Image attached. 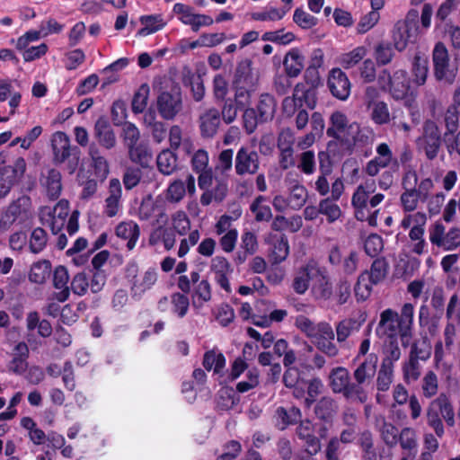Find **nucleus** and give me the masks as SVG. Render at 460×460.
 <instances>
[{
	"mask_svg": "<svg viewBox=\"0 0 460 460\" xmlns=\"http://www.w3.org/2000/svg\"><path fill=\"white\" fill-rule=\"evenodd\" d=\"M361 323L356 319H344L336 325L337 341H345L353 332H358Z\"/></svg>",
	"mask_w": 460,
	"mask_h": 460,
	"instance_id": "obj_47",
	"label": "nucleus"
},
{
	"mask_svg": "<svg viewBox=\"0 0 460 460\" xmlns=\"http://www.w3.org/2000/svg\"><path fill=\"white\" fill-rule=\"evenodd\" d=\"M289 253V245L287 237L280 236L273 244L270 259L273 263L279 264L284 261Z\"/></svg>",
	"mask_w": 460,
	"mask_h": 460,
	"instance_id": "obj_56",
	"label": "nucleus"
},
{
	"mask_svg": "<svg viewBox=\"0 0 460 460\" xmlns=\"http://www.w3.org/2000/svg\"><path fill=\"white\" fill-rule=\"evenodd\" d=\"M331 386L334 393H345L349 385V372L344 367H337L333 369L330 375Z\"/></svg>",
	"mask_w": 460,
	"mask_h": 460,
	"instance_id": "obj_42",
	"label": "nucleus"
},
{
	"mask_svg": "<svg viewBox=\"0 0 460 460\" xmlns=\"http://www.w3.org/2000/svg\"><path fill=\"white\" fill-rule=\"evenodd\" d=\"M328 87L332 95L345 101L350 94V83L344 72L340 68H333L328 77Z\"/></svg>",
	"mask_w": 460,
	"mask_h": 460,
	"instance_id": "obj_19",
	"label": "nucleus"
},
{
	"mask_svg": "<svg viewBox=\"0 0 460 460\" xmlns=\"http://www.w3.org/2000/svg\"><path fill=\"white\" fill-rule=\"evenodd\" d=\"M128 153L133 162L142 165L147 164L151 160L152 154L146 143L138 142L137 144L128 147Z\"/></svg>",
	"mask_w": 460,
	"mask_h": 460,
	"instance_id": "obj_54",
	"label": "nucleus"
},
{
	"mask_svg": "<svg viewBox=\"0 0 460 460\" xmlns=\"http://www.w3.org/2000/svg\"><path fill=\"white\" fill-rule=\"evenodd\" d=\"M22 206L19 200L12 202L0 218V230H8L22 214Z\"/></svg>",
	"mask_w": 460,
	"mask_h": 460,
	"instance_id": "obj_43",
	"label": "nucleus"
},
{
	"mask_svg": "<svg viewBox=\"0 0 460 460\" xmlns=\"http://www.w3.org/2000/svg\"><path fill=\"white\" fill-rule=\"evenodd\" d=\"M277 425L280 429H286L288 425L296 423L301 419V411L296 407L285 409L279 407L275 412Z\"/></svg>",
	"mask_w": 460,
	"mask_h": 460,
	"instance_id": "obj_36",
	"label": "nucleus"
},
{
	"mask_svg": "<svg viewBox=\"0 0 460 460\" xmlns=\"http://www.w3.org/2000/svg\"><path fill=\"white\" fill-rule=\"evenodd\" d=\"M428 61L416 56L412 64V84L415 86H420L425 84L428 76Z\"/></svg>",
	"mask_w": 460,
	"mask_h": 460,
	"instance_id": "obj_49",
	"label": "nucleus"
},
{
	"mask_svg": "<svg viewBox=\"0 0 460 460\" xmlns=\"http://www.w3.org/2000/svg\"><path fill=\"white\" fill-rule=\"evenodd\" d=\"M419 145L425 150L428 158L437 156L440 146V132L437 124L428 120L423 126L422 137L419 138Z\"/></svg>",
	"mask_w": 460,
	"mask_h": 460,
	"instance_id": "obj_15",
	"label": "nucleus"
},
{
	"mask_svg": "<svg viewBox=\"0 0 460 460\" xmlns=\"http://www.w3.org/2000/svg\"><path fill=\"white\" fill-rule=\"evenodd\" d=\"M211 286L206 279L199 281L194 288L191 302L194 308L200 309L211 300Z\"/></svg>",
	"mask_w": 460,
	"mask_h": 460,
	"instance_id": "obj_34",
	"label": "nucleus"
},
{
	"mask_svg": "<svg viewBox=\"0 0 460 460\" xmlns=\"http://www.w3.org/2000/svg\"><path fill=\"white\" fill-rule=\"evenodd\" d=\"M417 36V27L414 22L406 21H399L394 25L393 31V41L394 48L402 51L407 45L413 41Z\"/></svg>",
	"mask_w": 460,
	"mask_h": 460,
	"instance_id": "obj_17",
	"label": "nucleus"
},
{
	"mask_svg": "<svg viewBox=\"0 0 460 460\" xmlns=\"http://www.w3.org/2000/svg\"><path fill=\"white\" fill-rule=\"evenodd\" d=\"M315 433L316 425L309 420L300 421L296 428V435L304 442L305 453L310 456L317 455L322 449L321 440Z\"/></svg>",
	"mask_w": 460,
	"mask_h": 460,
	"instance_id": "obj_14",
	"label": "nucleus"
},
{
	"mask_svg": "<svg viewBox=\"0 0 460 460\" xmlns=\"http://www.w3.org/2000/svg\"><path fill=\"white\" fill-rule=\"evenodd\" d=\"M234 216L223 215L221 216L215 224V233L217 235L227 234L230 231L237 230L233 227V222L241 216V211H234Z\"/></svg>",
	"mask_w": 460,
	"mask_h": 460,
	"instance_id": "obj_63",
	"label": "nucleus"
},
{
	"mask_svg": "<svg viewBox=\"0 0 460 460\" xmlns=\"http://www.w3.org/2000/svg\"><path fill=\"white\" fill-rule=\"evenodd\" d=\"M377 82L380 88L388 92L394 100L402 101L410 108L414 104L417 92L411 83L407 71L399 69L391 75L385 69L380 73Z\"/></svg>",
	"mask_w": 460,
	"mask_h": 460,
	"instance_id": "obj_3",
	"label": "nucleus"
},
{
	"mask_svg": "<svg viewBox=\"0 0 460 460\" xmlns=\"http://www.w3.org/2000/svg\"><path fill=\"white\" fill-rule=\"evenodd\" d=\"M94 137L99 144L107 149L115 146V134L107 116H101L95 122Z\"/></svg>",
	"mask_w": 460,
	"mask_h": 460,
	"instance_id": "obj_24",
	"label": "nucleus"
},
{
	"mask_svg": "<svg viewBox=\"0 0 460 460\" xmlns=\"http://www.w3.org/2000/svg\"><path fill=\"white\" fill-rule=\"evenodd\" d=\"M367 53V50L365 47H357L341 57V64L346 69L351 68L363 59Z\"/></svg>",
	"mask_w": 460,
	"mask_h": 460,
	"instance_id": "obj_60",
	"label": "nucleus"
},
{
	"mask_svg": "<svg viewBox=\"0 0 460 460\" xmlns=\"http://www.w3.org/2000/svg\"><path fill=\"white\" fill-rule=\"evenodd\" d=\"M337 411V404L334 400L329 397L322 398L316 407L315 414L317 417L323 420H331Z\"/></svg>",
	"mask_w": 460,
	"mask_h": 460,
	"instance_id": "obj_55",
	"label": "nucleus"
},
{
	"mask_svg": "<svg viewBox=\"0 0 460 460\" xmlns=\"http://www.w3.org/2000/svg\"><path fill=\"white\" fill-rule=\"evenodd\" d=\"M377 332L390 340L397 339L398 335L401 336V324L396 311L388 308L381 313Z\"/></svg>",
	"mask_w": 460,
	"mask_h": 460,
	"instance_id": "obj_21",
	"label": "nucleus"
},
{
	"mask_svg": "<svg viewBox=\"0 0 460 460\" xmlns=\"http://www.w3.org/2000/svg\"><path fill=\"white\" fill-rule=\"evenodd\" d=\"M397 441H399L400 446L403 450L416 452L418 447L417 431L413 428L405 427L402 429Z\"/></svg>",
	"mask_w": 460,
	"mask_h": 460,
	"instance_id": "obj_48",
	"label": "nucleus"
},
{
	"mask_svg": "<svg viewBox=\"0 0 460 460\" xmlns=\"http://www.w3.org/2000/svg\"><path fill=\"white\" fill-rule=\"evenodd\" d=\"M226 365V358L222 353L214 350L205 354L203 366L207 370L213 369L215 373H219Z\"/></svg>",
	"mask_w": 460,
	"mask_h": 460,
	"instance_id": "obj_59",
	"label": "nucleus"
},
{
	"mask_svg": "<svg viewBox=\"0 0 460 460\" xmlns=\"http://www.w3.org/2000/svg\"><path fill=\"white\" fill-rule=\"evenodd\" d=\"M330 198H326L319 202V214L326 217L329 223L337 221L342 215L340 206Z\"/></svg>",
	"mask_w": 460,
	"mask_h": 460,
	"instance_id": "obj_44",
	"label": "nucleus"
},
{
	"mask_svg": "<svg viewBox=\"0 0 460 460\" xmlns=\"http://www.w3.org/2000/svg\"><path fill=\"white\" fill-rule=\"evenodd\" d=\"M367 108L369 111L371 119L376 124L383 125L390 121V111L385 102H372Z\"/></svg>",
	"mask_w": 460,
	"mask_h": 460,
	"instance_id": "obj_40",
	"label": "nucleus"
},
{
	"mask_svg": "<svg viewBox=\"0 0 460 460\" xmlns=\"http://www.w3.org/2000/svg\"><path fill=\"white\" fill-rule=\"evenodd\" d=\"M156 106L164 119H172L181 110V97L177 88L162 91L156 99Z\"/></svg>",
	"mask_w": 460,
	"mask_h": 460,
	"instance_id": "obj_12",
	"label": "nucleus"
},
{
	"mask_svg": "<svg viewBox=\"0 0 460 460\" xmlns=\"http://www.w3.org/2000/svg\"><path fill=\"white\" fill-rule=\"evenodd\" d=\"M434 75L438 81L452 84L456 77L458 67L450 61L447 48L443 42H437L432 51Z\"/></svg>",
	"mask_w": 460,
	"mask_h": 460,
	"instance_id": "obj_7",
	"label": "nucleus"
},
{
	"mask_svg": "<svg viewBox=\"0 0 460 460\" xmlns=\"http://www.w3.org/2000/svg\"><path fill=\"white\" fill-rule=\"evenodd\" d=\"M142 28L138 30L137 35L146 37L162 30L166 22L161 14L143 15L140 17Z\"/></svg>",
	"mask_w": 460,
	"mask_h": 460,
	"instance_id": "obj_31",
	"label": "nucleus"
},
{
	"mask_svg": "<svg viewBox=\"0 0 460 460\" xmlns=\"http://www.w3.org/2000/svg\"><path fill=\"white\" fill-rule=\"evenodd\" d=\"M150 88L148 84H143L139 86L137 91L135 93L132 100V109L134 112H142L147 104Z\"/></svg>",
	"mask_w": 460,
	"mask_h": 460,
	"instance_id": "obj_61",
	"label": "nucleus"
},
{
	"mask_svg": "<svg viewBox=\"0 0 460 460\" xmlns=\"http://www.w3.org/2000/svg\"><path fill=\"white\" fill-rule=\"evenodd\" d=\"M305 58L297 49L289 50L283 60L286 74L289 77H297L304 68Z\"/></svg>",
	"mask_w": 460,
	"mask_h": 460,
	"instance_id": "obj_28",
	"label": "nucleus"
},
{
	"mask_svg": "<svg viewBox=\"0 0 460 460\" xmlns=\"http://www.w3.org/2000/svg\"><path fill=\"white\" fill-rule=\"evenodd\" d=\"M219 124V112L216 109H209L200 116V129L204 137L214 136Z\"/></svg>",
	"mask_w": 460,
	"mask_h": 460,
	"instance_id": "obj_30",
	"label": "nucleus"
},
{
	"mask_svg": "<svg viewBox=\"0 0 460 460\" xmlns=\"http://www.w3.org/2000/svg\"><path fill=\"white\" fill-rule=\"evenodd\" d=\"M360 132L359 125L357 122H349L347 116L336 111L330 117V126L327 128V135L335 138L347 149H350L356 143Z\"/></svg>",
	"mask_w": 460,
	"mask_h": 460,
	"instance_id": "obj_5",
	"label": "nucleus"
},
{
	"mask_svg": "<svg viewBox=\"0 0 460 460\" xmlns=\"http://www.w3.org/2000/svg\"><path fill=\"white\" fill-rule=\"evenodd\" d=\"M48 243L47 232L41 227H36L32 230L30 237L29 248L30 251L38 254L41 252L46 247Z\"/></svg>",
	"mask_w": 460,
	"mask_h": 460,
	"instance_id": "obj_53",
	"label": "nucleus"
},
{
	"mask_svg": "<svg viewBox=\"0 0 460 460\" xmlns=\"http://www.w3.org/2000/svg\"><path fill=\"white\" fill-rule=\"evenodd\" d=\"M210 271L215 282L226 293H231L229 277L233 273V268L228 260L224 256L214 257L210 262Z\"/></svg>",
	"mask_w": 460,
	"mask_h": 460,
	"instance_id": "obj_16",
	"label": "nucleus"
},
{
	"mask_svg": "<svg viewBox=\"0 0 460 460\" xmlns=\"http://www.w3.org/2000/svg\"><path fill=\"white\" fill-rule=\"evenodd\" d=\"M43 185L46 188L48 197L55 200L58 199L62 190L61 173L57 169H49Z\"/></svg>",
	"mask_w": 460,
	"mask_h": 460,
	"instance_id": "obj_33",
	"label": "nucleus"
},
{
	"mask_svg": "<svg viewBox=\"0 0 460 460\" xmlns=\"http://www.w3.org/2000/svg\"><path fill=\"white\" fill-rule=\"evenodd\" d=\"M259 82V75L253 71L250 60L241 61L235 70L233 85L256 89Z\"/></svg>",
	"mask_w": 460,
	"mask_h": 460,
	"instance_id": "obj_22",
	"label": "nucleus"
},
{
	"mask_svg": "<svg viewBox=\"0 0 460 460\" xmlns=\"http://www.w3.org/2000/svg\"><path fill=\"white\" fill-rule=\"evenodd\" d=\"M169 143L173 150L182 151L186 155H190L194 150L192 135L179 125H173L169 130Z\"/></svg>",
	"mask_w": 460,
	"mask_h": 460,
	"instance_id": "obj_18",
	"label": "nucleus"
},
{
	"mask_svg": "<svg viewBox=\"0 0 460 460\" xmlns=\"http://www.w3.org/2000/svg\"><path fill=\"white\" fill-rule=\"evenodd\" d=\"M376 181L368 180L359 184L351 197V206L357 220L367 222L370 226L378 223L379 208H376L385 199L382 193H375Z\"/></svg>",
	"mask_w": 460,
	"mask_h": 460,
	"instance_id": "obj_1",
	"label": "nucleus"
},
{
	"mask_svg": "<svg viewBox=\"0 0 460 460\" xmlns=\"http://www.w3.org/2000/svg\"><path fill=\"white\" fill-rule=\"evenodd\" d=\"M422 393L427 398H430L437 394L438 390V376L433 371H429L425 374L422 379Z\"/></svg>",
	"mask_w": 460,
	"mask_h": 460,
	"instance_id": "obj_64",
	"label": "nucleus"
},
{
	"mask_svg": "<svg viewBox=\"0 0 460 460\" xmlns=\"http://www.w3.org/2000/svg\"><path fill=\"white\" fill-rule=\"evenodd\" d=\"M251 210L257 221H269L272 217L271 208L266 204V199L259 196L251 204Z\"/></svg>",
	"mask_w": 460,
	"mask_h": 460,
	"instance_id": "obj_52",
	"label": "nucleus"
},
{
	"mask_svg": "<svg viewBox=\"0 0 460 460\" xmlns=\"http://www.w3.org/2000/svg\"><path fill=\"white\" fill-rule=\"evenodd\" d=\"M52 271V266L49 260H41L34 262L29 273L31 282L43 284L49 279Z\"/></svg>",
	"mask_w": 460,
	"mask_h": 460,
	"instance_id": "obj_32",
	"label": "nucleus"
},
{
	"mask_svg": "<svg viewBox=\"0 0 460 460\" xmlns=\"http://www.w3.org/2000/svg\"><path fill=\"white\" fill-rule=\"evenodd\" d=\"M377 361L378 358L376 354H369L353 373L356 382L364 385L370 383L376 372Z\"/></svg>",
	"mask_w": 460,
	"mask_h": 460,
	"instance_id": "obj_25",
	"label": "nucleus"
},
{
	"mask_svg": "<svg viewBox=\"0 0 460 460\" xmlns=\"http://www.w3.org/2000/svg\"><path fill=\"white\" fill-rule=\"evenodd\" d=\"M20 424L24 429L28 430V437L34 445L41 446L46 443L48 434L38 427L32 418L22 417Z\"/></svg>",
	"mask_w": 460,
	"mask_h": 460,
	"instance_id": "obj_35",
	"label": "nucleus"
},
{
	"mask_svg": "<svg viewBox=\"0 0 460 460\" xmlns=\"http://www.w3.org/2000/svg\"><path fill=\"white\" fill-rule=\"evenodd\" d=\"M295 326L326 356L333 358L339 354V349L334 343L335 332L329 323L325 321L314 323L300 314L295 319Z\"/></svg>",
	"mask_w": 460,
	"mask_h": 460,
	"instance_id": "obj_2",
	"label": "nucleus"
},
{
	"mask_svg": "<svg viewBox=\"0 0 460 460\" xmlns=\"http://www.w3.org/2000/svg\"><path fill=\"white\" fill-rule=\"evenodd\" d=\"M288 10H289V8L285 9V8L270 7V8H267V9L260 11V12L252 13L251 16H252V19L254 21L275 22V21L281 20L286 15V13H288Z\"/></svg>",
	"mask_w": 460,
	"mask_h": 460,
	"instance_id": "obj_58",
	"label": "nucleus"
},
{
	"mask_svg": "<svg viewBox=\"0 0 460 460\" xmlns=\"http://www.w3.org/2000/svg\"><path fill=\"white\" fill-rule=\"evenodd\" d=\"M440 415L448 426L455 425L454 409L448 397L445 394H440L433 400L426 412L427 423L434 429L436 436L438 438L443 437L445 432Z\"/></svg>",
	"mask_w": 460,
	"mask_h": 460,
	"instance_id": "obj_6",
	"label": "nucleus"
},
{
	"mask_svg": "<svg viewBox=\"0 0 460 460\" xmlns=\"http://www.w3.org/2000/svg\"><path fill=\"white\" fill-rule=\"evenodd\" d=\"M156 162L159 171L165 175L172 174L177 168L176 155L169 149L162 151Z\"/></svg>",
	"mask_w": 460,
	"mask_h": 460,
	"instance_id": "obj_45",
	"label": "nucleus"
},
{
	"mask_svg": "<svg viewBox=\"0 0 460 460\" xmlns=\"http://www.w3.org/2000/svg\"><path fill=\"white\" fill-rule=\"evenodd\" d=\"M138 236L139 228L136 223L132 221L123 222L117 226V237L125 243L128 250H132L135 247Z\"/></svg>",
	"mask_w": 460,
	"mask_h": 460,
	"instance_id": "obj_29",
	"label": "nucleus"
},
{
	"mask_svg": "<svg viewBox=\"0 0 460 460\" xmlns=\"http://www.w3.org/2000/svg\"><path fill=\"white\" fill-rule=\"evenodd\" d=\"M429 241L445 251H452L460 245V229L452 227L446 233L441 223H435L429 230Z\"/></svg>",
	"mask_w": 460,
	"mask_h": 460,
	"instance_id": "obj_9",
	"label": "nucleus"
},
{
	"mask_svg": "<svg viewBox=\"0 0 460 460\" xmlns=\"http://www.w3.org/2000/svg\"><path fill=\"white\" fill-rule=\"evenodd\" d=\"M52 149V163L61 166L63 171L74 174L78 169L81 160V150L77 146H72L70 138L63 131L52 134L50 139Z\"/></svg>",
	"mask_w": 460,
	"mask_h": 460,
	"instance_id": "obj_4",
	"label": "nucleus"
},
{
	"mask_svg": "<svg viewBox=\"0 0 460 460\" xmlns=\"http://www.w3.org/2000/svg\"><path fill=\"white\" fill-rule=\"evenodd\" d=\"M137 267L135 264L129 265L126 270V278L131 284V292L134 296L140 297L146 291L150 289L157 280V271L155 269H148L137 278Z\"/></svg>",
	"mask_w": 460,
	"mask_h": 460,
	"instance_id": "obj_11",
	"label": "nucleus"
},
{
	"mask_svg": "<svg viewBox=\"0 0 460 460\" xmlns=\"http://www.w3.org/2000/svg\"><path fill=\"white\" fill-rule=\"evenodd\" d=\"M312 291L317 298L322 299H328L332 295L329 278L319 268L312 284Z\"/></svg>",
	"mask_w": 460,
	"mask_h": 460,
	"instance_id": "obj_37",
	"label": "nucleus"
},
{
	"mask_svg": "<svg viewBox=\"0 0 460 460\" xmlns=\"http://www.w3.org/2000/svg\"><path fill=\"white\" fill-rule=\"evenodd\" d=\"M303 99H305V102L310 109L315 107V100L313 93L305 91L303 86L296 84L294 89L293 96L287 97L283 101L284 111L288 114H292L296 106L302 105Z\"/></svg>",
	"mask_w": 460,
	"mask_h": 460,
	"instance_id": "obj_23",
	"label": "nucleus"
},
{
	"mask_svg": "<svg viewBox=\"0 0 460 460\" xmlns=\"http://www.w3.org/2000/svg\"><path fill=\"white\" fill-rule=\"evenodd\" d=\"M394 381V368L391 367L380 366L376 377V389L380 392L389 390Z\"/></svg>",
	"mask_w": 460,
	"mask_h": 460,
	"instance_id": "obj_62",
	"label": "nucleus"
},
{
	"mask_svg": "<svg viewBox=\"0 0 460 460\" xmlns=\"http://www.w3.org/2000/svg\"><path fill=\"white\" fill-rule=\"evenodd\" d=\"M308 197L307 190L302 184L296 183L289 189L290 208L299 209L306 202Z\"/></svg>",
	"mask_w": 460,
	"mask_h": 460,
	"instance_id": "obj_51",
	"label": "nucleus"
},
{
	"mask_svg": "<svg viewBox=\"0 0 460 460\" xmlns=\"http://www.w3.org/2000/svg\"><path fill=\"white\" fill-rule=\"evenodd\" d=\"M414 317V305L411 303H405L398 314V320L401 324V337L402 339L411 336Z\"/></svg>",
	"mask_w": 460,
	"mask_h": 460,
	"instance_id": "obj_38",
	"label": "nucleus"
},
{
	"mask_svg": "<svg viewBox=\"0 0 460 460\" xmlns=\"http://www.w3.org/2000/svg\"><path fill=\"white\" fill-rule=\"evenodd\" d=\"M387 272V264L384 259H376L372 263L370 271L361 273L355 287V295L358 299H367L372 286L383 280Z\"/></svg>",
	"mask_w": 460,
	"mask_h": 460,
	"instance_id": "obj_8",
	"label": "nucleus"
},
{
	"mask_svg": "<svg viewBox=\"0 0 460 460\" xmlns=\"http://www.w3.org/2000/svg\"><path fill=\"white\" fill-rule=\"evenodd\" d=\"M421 374V367L415 358H410L402 365L403 379L407 384L417 381Z\"/></svg>",
	"mask_w": 460,
	"mask_h": 460,
	"instance_id": "obj_57",
	"label": "nucleus"
},
{
	"mask_svg": "<svg viewBox=\"0 0 460 460\" xmlns=\"http://www.w3.org/2000/svg\"><path fill=\"white\" fill-rule=\"evenodd\" d=\"M163 243L166 250H171L175 244V236L172 231L167 227H158L150 235V243Z\"/></svg>",
	"mask_w": 460,
	"mask_h": 460,
	"instance_id": "obj_46",
	"label": "nucleus"
},
{
	"mask_svg": "<svg viewBox=\"0 0 460 460\" xmlns=\"http://www.w3.org/2000/svg\"><path fill=\"white\" fill-rule=\"evenodd\" d=\"M89 155L93 160V166L96 178L101 181L105 180L109 173V165L106 159L100 155L98 147L94 143L91 144L89 146Z\"/></svg>",
	"mask_w": 460,
	"mask_h": 460,
	"instance_id": "obj_39",
	"label": "nucleus"
},
{
	"mask_svg": "<svg viewBox=\"0 0 460 460\" xmlns=\"http://www.w3.org/2000/svg\"><path fill=\"white\" fill-rule=\"evenodd\" d=\"M376 156L368 161L364 168L367 174L371 177L377 175L381 169L389 166L394 161L393 153L385 143L376 146Z\"/></svg>",
	"mask_w": 460,
	"mask_h": 460,
	"instance_id": "obj_20",
	"label": "nucleus"
},
{
	"mask_svg": "<svg viewBox=\"0 0 460 460\" xmlns=\"http://www.w3.org/2000/svg\"><path fill=\"white\" fill-rule=\"evenodd\" d=\"M69 276L67 270L65 266L59 265L55 268L53 272V286L57 289H60L59 292L54 294L55 298L58 302H65L68 299L70 295V289L67 286Z\"/></svg>",
	"mask_w": 460,
	"mask_h": 460,
	"instance_id": "obj_26",
	"label": "nucleus"
},
{
	"mask_svg": "<svg viewBox=\"0 0 460 460\" xmlns=\"http://www.w3.org/2000/svg\"><path fill=\"white\" fill-rule=\"evenodd\" d=\"M315 274H317V267L314 265L307 264L299 269L294 278V290L297 294H304L308 289L310 282L313 283Z\"/></svg>",
	"mask_w": 460,
	"mask_h": 460,
	"instance_id": "obj_27",
	"label": "nucleus"
},
{
	"mask_svg": "<svg viewBox=\"0 0 460 460\" xmlns=\"http://www.w3.org/2000/svg\"><path fill=\"white\" fill-rule=\"evenodd\" d=\"M260 168V155L252 146H242L236 153L234 169L237 175H253Z\"/></svg>",
	"mask_w": 460,
	"mask_h": 460,
	"instance_id": "obj_10",
	"label": "nucleus"
},
{
	"mask_svg": "<svg viewBox=\"0 0 460 460\" xmlns=\"http://www.w3.org/2000/svg\"><path fill=\"white\" fill-rule=\"evenodd\" d=\"M276 111V102L273 96L268 93L261 94L257 105V111L261 121L271 119Z\"/></svg>",
	"mask_w": 460,
	"mask_h": 460,
	"instance_id": "obj_41",
	"label": "nucleus"
},
{
	"mask_svg": "<svg viewBox=\"0 0 460 460\" xmlns=\"http://www.w3.org/2000/svg\"><path fill=\"white\" fill-rule=\"evenodd\" d=\"M401 355L402 353L397 342V339L390 340L389 342L385 346L384 358L381 365L394 368V363L400 359Z\"/></svg>",
	"mask_w": 460,
	"mask_h": 460,
	"instance_id": "obj_50",
	"label": "nucleus"
},
{
	"mask_svg": "<svg viewBox=\"0 0 460 460\" xmlns=\"http://www.w3.org/2000/svg\"><path fill=\"white\" fill-rule=\"evenodd\" d=\"M173 13L183 24L190 26L193 31H198L201 27L210 26L214 22L211 16L196 13L192 7L181 3L173 5Z\"/></svg>",
	"mask_w": 460,
	"mask_h": 460,
	"instance_id": "obj_13",
	"label": "nucleus"
}]
</instances>
